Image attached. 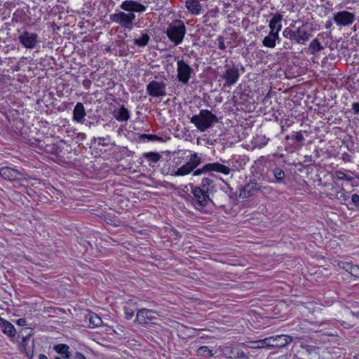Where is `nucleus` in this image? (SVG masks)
<instances>
[{
  "label": "nucleus",
  "instance_id": "1",
  "mask_svg": "<svg viewBox=\"0 0 359 359\" xmlns=\"http://www.w3.org/2000/svg\"><path fill=\"white\" fill-rule=\"evenodd\" d=\"M190 187L196 204L202 208L209 204L223 208L232 193L229 184L224 181L216 182L210 177H203L200 186L190 184Z\"/></svg>",
  "mask_w": 359,
  "mask_h": 359
},
{
  "label": "nucleus",
  "instance_id": "2",
  "mask_svg": "<svg viewBox=\"0 0 359 359\" xmlns=\"http://www.w3.org/2000/svg\"><path fill=\"white\" fill-rule=\"evenodd\" d=\"M201 163V156L197 153H194L190 156L189 160L176 170H173L171 175L175 177L185 176L193 172V176H198L212 171L229 175L231 172L230 168L217 162L207 163L201 168L195 170Z\"/></svg>",
  "mask_w": 359,
  "mask_h": 359
},
{
  "label": "nucleus",
  "instance_id": "3",
  "mask_svg": "<svg viewBox=\"0 0 359 359\" xmlns=\"http://www.w3.org/2000/svg\"><path fill=\"white\" fill-rule=\"evenodd\" d=\"M219 121L216 115L208 109H201L198 114L194 115L190 122L201 132H204Z\"/></svg>",
  "mask_w": 359,
  "mask_h": 359
},
{
  "label": "nucleus",
  "instance_id": "4",
  "mask_svg": "<svg viewBox=\"0 0 359 359\" xmlns=\"http://www.w3.org/2000/svg\"><path fill=\"white\" fill-rule=\"evenodd\" d=\"M166 34L175 46L180 44L186 34V27L181 20H175L168 27Z\"/></svg>",
  "mask_w": 359,
  "mask_h": 359
},
{
  "label": "nucleus",
  "instance_id": "5",
  "mask_svg": "<svg viewBox=\"0 0 359 359\" xmlns=\"http://www.w3.org/2000/svg\"><path fill=\"white\" fill-rule=\"evenodd\" d=\"M305 26L306 24H303L301 27L294 30L287 27L285 29L283 34L284 37L289 39L292 43L305 44L311 36V33L304 29Z\"/></svg>",
  "mask_w": 359,
  "mask_h": 359
},
{
  "label": "nucleus",
  "instance_id": "6",
  "mask_svg": "<svg viewBox=\"0 0 359 359\" xmlns=\"http://www.w3.org/2000/svg\"><path fill=\"white\" fill-rule=\"evenodd\" d=\"M292 338L290 335H276L273 337H266L262 340L257 341L258 348H282L291 342Z\"/></svg>",
  "mask_w": 359,
  "mask_h": 359
},
{
  "label": "nucleus",
  "instance_id": "7",
  "mask_svg": "<svg viewBox=\"0 0 359 359\" xmlns=\"http://www.w3.org/2000/svg\"><path fill=\"white\" fill-rule=\"evenodd\" d=\"M240 77L238 68L233 61L226 60L221 78L225 81L224 86H231L237 83Z\"/></svg>",
  "mask_w": 359,
  "mask_h": 359
},
{
  "label": "nucleus",
  "instance_id": "8",
  "mask_svg": "<svg viewBox=\"0 0 359 359\" xmlns=\"http://www.w3.org/2000/svg\"><path fill=\"white\" fill-rule=\"evenodd\" d=\"M135 19L134 13H126L123 11H119L116 13L109 15V20L111 22L120 25L125 29H131L133 21Z\"/></svg>",
  "mask_w": 359,
  "mask_h": 359
},
{
  "label": "nucleus",
  "instance_id": "9",
  "mask_svg": "<svg viewBox=\"0 0 359 359\" xmlns=\"http://www.w3.org/2000/svg\"><path fill=\"white\" fill-rule=\"evenodd\" d=\"M177 73L178 81L184 85H187L192 75H194V70L187 62L181 60L177 62Z\"/></svg>",
  "mask_w": 359,
  "mask_h": 359
},
{
  "label": "nucleus",
  "instance_id": "10",
  "mask_svg": "<svg viewBox=\"0 0 359 359\" xmlns=\"http://www.w3.org/2000/svg\"><path fill=\"white\" fill-rule=\"evenodd\" d=\"M355 18V14L347 11H339L333 15V20L339 27H348L352 25Z\"/></svg>",
  "mask_w": 359,
  "mask_h": 359
},
{
  "label": "nucleus",
  "instance_id": "11",
  "mask_svg": "<svg viewBox=\"0 0 359 359\" xmlns=\"http://www.w3.org/2000/svg\"><path fill=\"white\" fill-rule=\"evenodd\" d=\"M165 87L166 85L163 81H152L147 86V93L153 97L165 96Z\"/></svg>",
  "mask_w": 359,
  "mask_h": 359
},
{
  "label": "nucleus",
  "instance_id": "12",
  "mask_svg": "<svg viewBox=\"0 0 359 359\" xmlns=\"http://www.w3.org/2000/svg\"><path fill=\"white\" fill-rule=\"evenodd\" d=\"M120 8L128 12V13H143L146 11L147 6L134 0H126L120 6Z\"/></svg>",
  "mask_w": 359,
  "mask_h": 359
},
{
  "label": "nucleus",
  "instance_id": "13",
  "mask_svg": "<svg viewBox=\"0 0 359 359\" xmlns=\"http://www.w3.org/2000/svg\"><path fill=\"white\" fill-rule=\"evenodd\" d=\"M18 39L25 48L32 49L37 43L38 35L35 33L25 31L20 34Z\"/></svg>",
  "mask_w": 359,
  "mask_h": 359
},
{
  "label": "nucleus",
  "instance_id": "14",
  "mask_svg": "<svg viewBox=\"0 0 359 359\" xmlns=\"http://www.w3.org/2000/svg\"><path fill=\"white\" fill-rule=\"evenodd\" d=\"M155 314L153 310L142 309L137 312L136 320L140 324L153 323V320L156 318Z\"/></svg>",
  "mask_w": 359,
  "mask_h": 359
},
{
  "label": "nucleus",
  "instance_id": "15",
  "mask_svg": "<svg viewBox=\"0 0 359 359\" xmlns=\"http://www.w3.org/2000/svg\"><path fill=\"white\" fill-rule=\"evenodd\" d=\"M22 174L14 168L10 167L0 168V176L6 180L15 181L20 179Z\"/></svg>",
  "mask_w": 359,
  "mask_h": 359
},
{
  "label": "nucleus",
  "instance_id": "16",
  "mask_svg": "<svg viewBox=\"0 0 359 359\" xmlns=\"http://www.w3.org/2000/svg\"><path fill=\"white\" fill-rule=\"evenodd\" d=\"M224 354L230 359H248L249 357L244 351L238 348L226 347Z\"/></svg>",
  "mask_w": 359,
  "mask_h": 359
},
{
  "label": "nucleus",
  "instance_id": "17",
  "mask_svg": "<svg viewBox=\"0 0 359 359\" xmlns=\"http://www.w3.org/2000/svg\"><path fill=\"white\" fill-rule=\"evenodd\" d=\"M261 185L255 182H250L245 185L240 191V196L242 198H248L252 196L256 191L261 189Z\"/></svg>",
  "mask_w": 359,
  "mask_h": 359
},
{
  "label": "nucleus",
  "instance_id": "18",
  "mask_svg": "<svg viewBox=\"0 0 359 359\" xmlns=\"http://www.w3.org/2000/svg\"><path fill=\"white\" fill-rule=\"evenodd\" d=\"M0 328L3 333L9 337H15L16 331L13 324L1 317H0Z\"/></svg>",
  "mask_w": 359,
  "mask_h": 359
},
{
  "label": "nucleus",
  "instance_id": "19",
  "mask_svg": "<svg viewBox=\"0 0 359 359\" xmlns=\"http://www.w3.org/2000/svg\"><path fill=\"white\" fill-rule=\"evenodd\" d=\"M283 19V15L280 13H275L273 18L269 21L270 32H276L278 34L282 28L281 20Z\"/></svg>",
  "mask_w": 359,
  "mask_h": 359
},
{
  "label": "nucleus",
  "instance_id": "20",
  "mask_svg": "<svg viewBox=\"0 0 359 359\" xmlns=\"http://www.w3.org/2000/svg\"><path fill=\"white\" fill-rule=\"evenodd\" d=\"M86 110L81 102H78L73 110V119L78 123H83Z\"/></svg>",
  "mask_w": 359,
  "mask_h": 359
},
{
  "label": "nucleus",
  "instance_id": "21",
  "mask_svg": "<svg viewBox=\"0 0 359 359\" xmlns=\"http://www.w3.org/2000/svg\"><path fill=\"white\" fill-rule=\"evenodd\" d=\"M185 6L193 15H198L201 10L198 0H185Z\"/></svg>",
  "mask_w": 359,
  "mask_h": 359
},
{
  "label": "nucleus",
  "instance_id": "22",
  "mask_svg": "<svg viewBox=\"0 0 359 359\" xmlns=\"http://www.w3.org/2000/svg\"><path fill=\"white\" fill-rule=\"evenodd\" d=\"M114 117L118 121H126L130 118V113L123 105L114 111Z\"/></svg>",
  "mask_w": 359,
  "mask_h": 359
},
{
  "label": "nucleus",
  "instance_id": "23",
  "mask_svg": "<svg viewBox=\"0 0 359 359\" xmlns=\"http://www.w3.org/2000/svg\"><path fill=\"white\" fill-rule=\"evenodd\" d=\"M278 39V34L276 32H269L263 40V45L266 47L273 48L276 46V41Z\"/></svg>",
  "mask_w": 359,
  "mask_h": 359
},
{
  "label": "nucleus",
  "instance_id": "24",
  "mask_svg": "<svg viewBox=\"0 0 359 359\" xmlns=\"http://www.w3.org/2000/svg\"><path fill=\"white\" fill-rule=\"evenodd\" d=\"M53 349L58 353L64 355L63 358L69 359L70 358V353L69 351V347L65 344H59L55 345Z\"/></svg>",
  "mask_w": 359,
  "mask_h": 359
},
{
  "label": "nucleus",
  "instance_id": "25",
  "mask_svg": "<svg viewBox=\"0 0 359 359\" xmlns=\"http://www.w3.org/2000/svg\"><path fill=\"white\" fill-rule=\"evenodd\" d=\"M324 49L318 39H313L309 46V50L311 54L316 55L319 51Z\"/></svg>",
  "mask_w": 359,
  "mask_h": 359
},
{
  "label": "nucleus",
  "instance_id": "26",
  "mask_svg": "<svg viewBox=\"0 0 359 359\" xmlns=\"http://www.w3.org/2000/svg\"><path fill=\"white\" fill-rule=\"evenodd\" d=\"M102 324L101 318L95 313L89 315V327L94 328L100 327Z\"/></svg>",
  "mask_w": 359,
  "mask_h": 359
},
{
  "label": "nucleus",
  "instance_id": "27",
  "mask_svg": "<svg viewBox=\"0 0 359 359\" xmlns=\"http://www.w3.org/2000/svg\"><path fill=\"white\" fill-rule=\"evenodd\" d=\"M149 40V36L147 33H144L142 34L140 38L134 39V44L139 47H144L148 44Z\"/></svg>",
  "mask_w": 359,
  "mask_h": 359
},
{
  "label": "nucleus",
  "instance_id": "28",
  "mask_svg": "<svg viewBox=\"0 0 359 359\" xmlns=\"http://www.w3.org/2000/svg\"><path fill=\"white\" fill-rule=\"evenodd\" d=\"M144 158L148 160V161L157 163L162 158V156L157 152H147L143 154Z\"/></svg>",
  "mask_w": 359,
  "mask_h": 359
},
{
  "label": "nucleus",
  "instance_id": "29",
  "mask_svg": "<svg viewBox=\"0 0 359 359\" xmlns=\"http://www.w3.org/2000/svg\"><path fill=\"white\" fill-rule=\"evenodd\" d=\"M123 310L125 318L127 320H130L133 317L135 309L133 308V302L131 301L126 303V305L123 307Z\"/></svg>",
  "mask_w": 359,
  "mask_h": 359
},
{
  "label": "nucleus",
  "instance_id": "30",
  "mask_svg": "<svg viewBox=\"0 0 359 359\" xmlns=\"http://www.w3.org/2000/svg\"><path fill=\"white\" fill-rule=\"evenodd\" d=\"M197 354L198 355L201 356H205V357H210L212 356V350H210L208 346H201L197 350Z\"/></svg>",
  "mask_w": 359,
  "mask_h": 359
},
{
  "label": "nucleus",
  "instance_id": "31",
  "mask_svg": "<svg viewBox=\"0 0 359 359\" xmlns=\"http://www.w3.org/2000/svg\"><path fill=\"white\" fill-rule=\"evenodd\" d=\"M347 271H348L353 276L359 277V266L358 265H353L350 263H346Z\"/></svg>",
  "mask_w": 359,
  "mask_h": 359
},
{
  "label": "nucleus",
  "instance_id": "32",
  "mask_svg": "<svg viewBox=\"0 0 359 359\" xmlns=\"http://www.w3.org/2000/svg\"><path fill=\"white\" fill-rule=\"evenodd\" d=\"M273 174L278 182H281L285 178V172L280 168H275L273 170Z\"/></svg>",
  "mask_w": 359,
  "mask_h": 359
},
{
  "label": "nucleus",
  "instance_id": "33",
  "mask_svg": "<svg viewBox=\"0 0 359 359\" xmlns=\"http://www.w3.org/2000/svg\"><path fill=\"white\" fill-rule=\"evenodd\" d=\"M269 139H267L264 135H257L255 138V143L259 147H262L265 146L268 142Z\"/></svg>",
  "mask_w": 359,
  "mask_h": 359
},
{
  "label": "nucleus",
  "instance_id": "34",
  "mask_svg": "<svg viewBox=\"0 0 359 359\" xmlns=\"http://www.w3.org/2000/svg\"><path fill=\"white\" fill-rule=\"evenodd\" d=\"M335 175H336V177L339 180H346V181H351L352 180V177H351L348 176L346 173H344L341 170H337L336 172H335Z\"/></svg>",
  "mask_w": 359,
  "mask_h": 359
},
{
  "label": "nucleus",
  "instance_id": "35",
  "mask_svg": "<svg viewBox=\"0 0 359 359\" xmlns=\"http://www.w3.org/2000/svg\"><path fill=\"white\" fill-rule=\"evenodd\" d=\"M31 337V334H28L27 336L25 337H22V341L21 343L20 344V351H22L23 350H25L27 349V341L28 339H29Z\"/></svg>",
  "mask_w": 359,
  "mask_h": 359
},
{
  "label": "nucleus",
  "instance_id": "36",
  "mask_svg": "<svg viewBox=\"0 0 359 359\" xmlns=\"http://www.w3.org/2000/svg\"><path fill=\"white\" fill-rule=\"evenodd\" d=\"M292 138L295 140L296 142H302L304 140V137L302 131L294 133L292 135Z\"/></svg>",
  "mask_w": 359,
  "mask_h": 359
},
{
  "label": "nucleus",
  "instance_id": "37",
  "mask_svg": "<svg viewBox=\"0 0 359 359\" xmlns=\"http://www.w3.org/2000/svg\"><path fill=\"white\" fill-rule=\"evenodd\" d=\"M337 198L339 200L346 201L348 200V196L346 195L345 190L342 189L341 191L337 193Z\"/></svg>",
  "mask_w": 359,
  "mask_h": 359
},
{
  "label": "nucleus",
  "instance_id": "38",
  "mask_svg": "<svg viewBox=\"0 0 359 359\" xmlns=\"http://www.w3.org/2000/svg\"><path fill=\"white\" fill-rule=\"evenodd\" d=\"M218 41V48L220 50H225L226 46L224 44V37L222 36H219L217 38Z\"/></svg>",
  "mask_w": 359,
  "mask_h": 359
},
{
  "label": "nucleus",
  "instance_id": "39",
  "mask_svg": "<svg viewBox=\"0 0 359 359\" xmlns=\"http://www.w3.org/2000/svg\"><path fill=\"white\" fill-rule=\"evenodd\" d=\"M351 201L353 205L359 208V195L357 194H353L351 196Z\"/></svg>",
  "mask_w": 359,
  "mask_h": 359
},
{
  "label": "nucleus",
  "instance_id": "40",
  "mask_svg": "<svg viewBox=\"0 0 359 359\" xmlns=\"http://www.w3.org/2000/svg\"><path fill=\"white\" fill-rule=\"evenodd\" d=\"M22 352H24L26 356L30 359L32 358L34 356L33 348L32 349L27 348L25 350H23Z\"/></svg>",
  "mask_w": 359,
  "mask_h": 359
},
{
  "label": "nucleus",
  "instance_id": "41",
  "mask_svg": "<svg viewBox=\"0 0 359 359\" xmlns=\"http://www.w3.org/2000/svg\"><path fill=\"white\" fill-rule=\"evenodd\" d=\"M162 138L156 135H148V141H160Z\"/></svg>",
  "mask_w": 359,
  "mask_h": 359
},
{
  "label": "nucleus",
  "instance_id": "42",
  "mask_svg": "<svg viewBox=\"0 0 359 359\" xmlns=\"http://www.w3.org/2000/svg\"><path fill=\"white\" fill-rule=\"evenodd\" d=\"M352 109L355 114H359V102H353L352 104Z\"/></svg>",
  "mask_w": 359,
  "mask_h": 359
},
{
  "label": "nucleus",
  "instance_id": "43",
  "mask_svg": "<svg viewBox=\"0 0 359 359\" xmlns=\"http://www.w3.org/2000/svg\"><path fill=\"white\" fill-rule=\"evenodd\" d=\"M16 323L20 326H25L27 325L25 318H19L17 320Z\"/></svg>",
  "mask_w": 359,
  "mask_h": 359
},
{
  "label": "nucleus",
  "instance_id": "44",
  "mask_svg": "<svg viewBox=\"0 0 359 359\" xmlns=\"http://www.w3.org/2000/svg\"><path fill=\"white\" fill-rule=\"evenodd\" d=\"M75 359H86V358L80 352H76L75 353Z\"/></svg>",
  "mask_w": 359,
  "mask_h": 359
},
{
  "label": "nucleus",
  "instance_id": "45",
  "mask_svg": "<svg viewBox=\"0 0 359 359\" xmlns=\"http://www.w3.org/2000/svg\"><path fill=\"white\" fill-rule=\"evenodd\" d=\"M140 140L143 142H148V135L142 134L139 135Z\"/></svg>",
  "mask_w": 359,
  "mask_h": 359
},
{
  "label": "nucleus",
  "instance_id": "46",
  "mask_svg": "<svg viewBox=\"0 0 359 359\" xmlns=\"http://www.w3.org/2000/svg\"><path fill=\"white\" fill-rule=\"evenodd\" d=\"M302 348H304L306 352H308L309 354L311 353L312 352V348H311V346H309V345H305V346H302Z\"/></svg>",
  "mask_w": 359,
  "mask_h": 359
},
{
  "label": "nucleus",
  "instance_id": "47",
  "mask_svg": "<svg viewBox=\"0 0 359 359\" xmlns=\"http://www.w3.org/2000/svg\"><path fill=\"white\" fill-rule=\"evenodd\" d=\"M332 25V22L330 20H327L325 24V29H330L331 28Z\"/></svg>",
  "mask_w": 359,
  "mask_h": 359
},
{
  "label": "nucleus",
  "instance_id": "48",
  "mask_svg": "<svg viewBox=\"0 0 359 359\" xmlns=\"http://www.w3.org/2000/svg\"><path fill=\"white\" fill-rule=\"evenodd\" d=\"M90 84V80H88V79H86L83 81V86L85 87H88V86Z\"/></svg>",
  "mask_w": 359,
  "mask_h": 359
},
{
  "label": "nucleus",
  "instance_id": "49",
  "mask_svg": "<svg viewBox=\"0 0 359 359\" xmlns=\"http://www.w3.org/2000/svg\"><path fill=\"white\" fill-rule=\"evenodd\" d=\"M305 157L307 158V160L305 161L306 162H309L310 164H312L314 162L311 156H306Z\"/></svg>",
  "mask_w": 359,
  "mask_h": 359
},
{
  "label": "nucleus",
  "instance_id": "50",
  "mask_svg": "<svg viewBox=\"0 0 359 359\" xmlns=\"http://www.w3.org/2000/svg\"><path fill=\"white\" fill-rule=\"evenodd\" d=\"M39 359H48V357L44 354H40L39 356Z\"/></svg>",
  "mask_w": 359,
  "mask_h": 359
},
{
  "label": "nucleus",
  "instance_id": "51",
  "mask_svg": "<svg viewBox=\"0 0 359 359\" xmlns=\"http://www.w3.org/2000/svg\"><path fill=\"white\" fill-rule=\"evenodd\" d=\"M353 316H355L357 318H359V312L353 313Z\"/></svg>",
  "mask_w": 359,
  "mask_h": 359
},
{
  "label": "nucleus",
  "instance_id": "52",
  "mask_svg": "<svg viewBox=\"0 0 359 359\" xmlns=\"http://www.w3.org/2000/svg\"><path fill=\"white\" fill-rule=\"evenodd\" d=\"M315 154H316V156L317 157H318V156H319V151H318V149H316V150H315Z\"/></svg>",
  "mask_w": 359,
  "mask_h": 359
},
{
  "label": "nucleus",
  "instance_id": "53",
  "mask_svg": "<svg viewBox=\"0 0 359 359\" xmlns=\"http://www.w3.org/2000/svg\"><path fill=\"white\" fill-rule=\"evenodd\" d=\"M346 263H343V265H344V266H343V268H344V269H346V271H347V266L346 265Z\"/></svg>",
  "mask_w": 359,
  "mask_h": 359
},
{
  "label": "nucleus",
  "instance_id": "54",
  "mask_svg": "<svg viewBox=\"0 0 359 359\" xmlns=\"http://www.w3.org/2000/svg\"><path fill=\"white\" fill-rule=\"evenodd\" d=\"M289 138H290L289 135H287V136L285 137V139H287V140H288Z\"/></svg>",
  "mask_w": 359,
  "mask_h": 359
},
{
  "label": "nucleus",
  "instance_id": "55",
  "mask_svg": "<svg viewBox=\"0 0 359 359\" xmlns=\"http://www.w3.org/2000/svg\"><path fill=\"white\" fill-rule=\"evenodd\" d=\"M55 359H62V358H60V357H55Z\"/></svg>",
  "mask_w": 359,
  "mask_h": 359
},
{
  "label": "nucleus",
  "instance_id": "56",
  "mask_svg": "<svg viewBox=\"0 0 359 359\" xmlns=\"http://www.w3.org/2000/svg\"><path fill=\"white\" fill-rule=\"evenodd\" d=\"M175 235L178 236V231H176Z\"/></svg>",
  "mask_w": 359,
  "mask_h": 359
},
{
  "label": "nucleus",
  "instance_id": "57",
  "mask_svg": "<svg viewBox=\"0 0 359 359\" xmlns=\"http://www.w3.org/2000/svg\"><path fill=\"white\" fill-rule=\"evenodd\" d=\"M175 235L178 236V231H176Z\"/></svg>",
  "mask_w": 359,
  "mask_h": 359
}]
</instances>
